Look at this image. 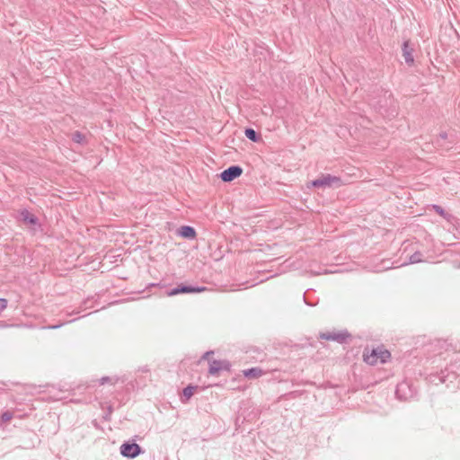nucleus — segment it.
I'll list each match as a JSON object with an SVG mask.
<instances>
[{
  "instance_id": "1",
  "label": "nucleus",
  "mask_w": 460,
  "mask_h": 460,
  "mask_svg": "<svg viewBox=\"0 0 460 460\" xmlns=\"http://www.w3.org/2000/svg\"><path fill=\"white\" fill-rule=\"evenodd\" d=\"M372 105L383 116L392 118L398 114V105L389 90H382L378 100H373Z\"/></svg>"
},
{
  "instance_id": "2",
  "label": "nucleus",
  "mask_w": 460,
  "mask_h": 460,
  "mask_svg": "<svg viewBox=\"0 0 460 460\" xmlns=\"http://www.w3.org/2000/svg\"><path fill=\"white\" fill-rule=\"evenodd\" d=\"M342 185L343 181L341 177L329 173H323L317 179L312 181L308 186L325 190L340 188Z\"/></svg>"
},
{
  "instance_id": "3",
  "label": "nucleus",
  "mask_w": 460,
  "mask_h": 460,
  "mask_svg": "<svg viewBox=\"0 0 460 460\" xmlns=\"http://www.w3.org/2000/svg\"><path fill=\"white\" fill-rule=\"evenodd\" d=\"M119 451L122 456L129 459H133L144 453V450L138 444L131 441L124 442L120 446Z\"/></svg>"
},
{
  "instance_id": "4",
  "label": "nucleus",
  "mask_w": 460,
  "mask_h": 460,
  "mask_svg": "<svg viewBox=\"0 0 460 460\" xmlns=\"http://www.w3.org/2000/svg\"><path fill=\"white\" fill-rule=\"evenodd\" d=\"M205 290H207L206 287H199L181 283L177 287L166 291V295L168 296H173L180 294L201 293Z\"/></svg>"
},
{
  "instance_id": "5",
  "label": "nucleus",
  "mask_w": 460,
  "mask_h": 460,
  "mask_svg": "<svg viewBox=\"0 0 460 460\" xmlns=\"http://www.w3.org/2000/svg\"><path fill=\"white\" fill-rule=\"evenodd\" d=\"M243 172V168L239 165H231L220 173V178L224 182H230L238 178Z\"/></svg>"
},
{
  "instance_id": "6",
  "label": "nucleus",
  "mask_w": 460,
  "mask_h": 460,
  "mask_svg": "<svg viewBox=\"0 0 460 460\" xmlns=\"http://www.w3.org/2000/svg\"><path fill=\"white\" fill-rule=\"evenodd\" d=\"M19 219L23 224L32 226V230H36V226L40 227L39 218L26 208L20 211Z\"/></svg>"
},
{
  "instance_id": "7",
  "label": "nucleus",
  "mask_w": 460,
  "mask_h": 460,
  "mask_svg": "<svg viewBox=\"0 0 460 460\" xmlns=\"http://www.w3.org/2000/svg\"><path fill=\"white\" fill-rule=\"evenodd\" d=\"M349 336L347 332H322L320 333V338L326 341H333L339 343H343L346 339Z\"/></svg>"
},
{
  "instance_id": "8",
  "label": "nucleus",
  "mask_w": 460,
  "mask_h": 460,
  "mask_svg": "<svg viewBox=\"0 0 460 460\" xmlns=\"http://www.w3.org/2000/svg\"><path fill=\"white\" fill-rule=\"evenodd\" d=\"M457 375L453 370H449L447 367L444 370H441L440 373L434 376V377L438 378L440 383H445L447 381L453 382L456 378Z\"/></svg>"
},
{
  "instance_id": "9",
  "label": "nucleus",
  "mask_w": 460,
  "mask_h": 460,
  "mask_svg": "<svg viewBox=\"0 0 460 460\" xmlns=\"http://www.w3.org/2000/svg\"><path fill=\"white\" fill-rule=\"evenodd\" d=\"M407 390L411 394V388L408 383L402 382L399 384L395 390V395L400 400H407L409 396H411V394H407Z\"/></svg>"
},
{
  "instance_id": "10",
  "label": "nucleus",
  "mask_w": 460,
  "mask_h": 460,
  "mask_svg": "<svg viewBox=\"0 0 460 460\" xmlns=\"http://www.w3.org/2000/svg\"><path fill=\"white\" fill-rule=\"evenodd\" d=\"M177 233L180 236L189 239V240L195 239L196 235H197L195 228L190 226H181L177 230Z\"/></svg>"
},
{
  "instance_id": "11",
  "label": "nucleus",
  "mask_w": 460,
  "mask_h": 460,
  "mask_svg": "<svg viewBox=\"0 0 460 460\" xmlns=\"http://www.w3.org/2000/svg\"><path fill=\"white\" fill-rule=\"evenodd\" d=\"M402 56L404 58V61L408 65H412L414 62V58L412 56V49L410 48L409 41H404L402 44Z\"/></svg>"
},
{
  "instance_id": "12",
  "label": "nucleus",
  "mask_w": 460,
  "mask_h": 460,
  "mask_svg": "<svg viewBox=\"0 0 460 460\" xmlns=\"http://www.w3.org/2000/svg\"><path fill=\"white\" fill-rule=\"evenodd\" d=\"M363 358L367 364L375 365L379 358V351L376 349H373L370 353L365 351Z\"/></svg>"
},
{
  "instance_id": "13",
  "label": "nucleus",
  "mask_w": 460,
  "mask_h": 460,
  "mask_svg": "<svg viewBox=\"0 0 460 460\" xmlns=\"http://www.w3.org/2000/svg\"><path fill=\"white\" fill-rule=\"evenodd\" d=\"M432 209H433L436 213H438V215H440L442 217H444L447 222L452 223V222H453V220L455 219V217H454L452 214H450V213L447 212V211H446V210H445L441 206H439V205H436V204L432 205Z\"/></svg>"
},
{
  "instance_id": "14",
  "label": "nucleus",
  "mask_w": 460,
  "mask_h": 460,
  "mask_svg": "<svg viewBox=\"0 0 460 460\" xmlns=\"http://www.w3.org/2000/svg\"><path fill=\"white\" fill-rule=\"evenodd\" d=\"M263 374V371L260 367H251L243 370V376L248 379L260 377Z\"/></svg>"
},
{
  "instance_id": "15",
  "label": "nucleus",
  "mask_w": 460,
  "mask_h": 460,
  "mask_svg": "<svg viewBox=\"0 0 460 460\" xmlns=\"http://www.w3.org/2000/svg\"><path fill=\"white\" fill-rule=\"evenodd\" d=\"M197 389H198V385H189L185 388H183L181 401L183 402L189 401Z\"/></svg>"
},
{
  "instance_id": "16",
  "label": "nucleus",
  "mask_w": 460,
  "mask_h": 460,
  "mask_svg": "<svg viewBox=\"0 0 460 460\" xmlns=\"http://www.w3.org/2000/svg\"><path fill=\"white\" fill-rule=\"evenodd\" d=\"M244 135L249 140L252 142H259L261 140L260 134L252 128H245Z\"/></svg>"
},
{
  "instance_id": "17",
  "label": "nucleus",
  "mask_w": 460,
  "mask_h": 460,
  "mask_svg": "<svg viewBox=\"0 0 460 460\" xmlns=\"http://www.w3.org/2000/svg\"><path fill=\"white\" fill-rule=\"evenodd\" d=\"M220 372V360L214 359L209 364L208 373L211 376H217Z\"/></svg>"
},
{
  "instance_id": "18",
  "label": "nucleus",
  "mask_w": 460,
  "mask_h": 460,
  "mask_svg": "<svg viewBox=\"0 0 460 460\" xmlns=\"http://www.w3.org/2000/svg\"><path fill=\"white\" fill-rule=\"evenodd\" d=\"M120 380V377H119L118 376H102L101 379H99V384L100 385H105V384H110L111 385H116L119 381Z\"/></svg>"
},
{
  "instance_id": "19",
  "label": "nucleus",
  "mask_w": 460,
  "mask_h": 460,
  "mask_svg": "<svg viewBox=\"0 0 460 460\" xmlns=\"http://www.w3.org/2000/svg\"><path fill=\"white\" fill-rule=\"evenodd\" d=\"M72 140L75 143L84 145L86 140V137L84 134L81 133L80 131H75L72 134Z\"/></svg>"
},
{
  "instance_id": "20",
  "label": "nucleus",
  "mask_w": 460,
  "mask_h": 460,
  "mask_svg": "<svg viewBox=\"0 0 460 460\" xmlns=\"http://www.w3.org/2000/svg\"><path fill=\"white\" fill-rule=\"evenodd\" d=\"M452 137H453L452 135H448V134H447V132H445V131H444V132H441V133H439V135H438V138L437 139L436 144H437L438 146H440V147H444V148L449 149V148H450V146H445L441 141H442V140H446V139H447V138H449V137H450V138H452Z\"/></svg>"
},
{
  "instance_id": "21",
  "label": "nucleus",
  "mask_w": 460,
  "mask_h": 460,
  "mask_svg": "<svg viewBox=\"0 0 460 460\" xmlns=\"http://www.w3.org/2000/svg\"><path fill=\"white\" fill-rule=\"evenodd\" d=\"M423 254L420 252H415L410 256L409 263L414 264L423 261Z\"/></svg>"
},
{
  "instance_id": "22",
  "label": "nucleus",
  "mask_w": 460,
  "mask_h": 460,
  "mask_svg": "<svg viewBox=\"0 0 460 460\" xmlns=\"http://www.w3.org/2000/svg\"><path fill=\"white\" fill-rule=\"evenodd\" d=\"M13 412L10 411H5L1 415V421L2 422H7L13 419Z\"/></svg>"
},
{
  "instance_id": "23",
  "label": "nucleus",
  "mask_w": 460,
  "mask_h": 460,
  "mask_svg": "<svg viewBox=\"0 0 460 460\" xmlns=\"http://www.w3.org/2000/svg\"><path fill=\"white\" fill-rule=\"evenodd\" d=\"M231 369V364L228 360H220V371H230Z\"/></svg>"
},
{
  "instance_id": "24",
  "label": "nucleus",
  "mask_w": 460,
  "mask_h": 460,
  "mask_svg": "<svg viewBox=\"0 0 460 460\" xmlns=\"http://www.w3.org/2000/svg\"><path fill=\"white\" fill-rule=\"evenodd\" d=\"M389 356H390V353L387 350L379 352V358L382 363H385L386 360L385 358H388Z\"/></svg>"
},
{
  "instance_id": "25",
  "label": "nucleus",
  "mask_w": 460,
  "mask_h": 460,
  "mask_svg": "<svg viewBox=\"0 0 460 460\" xmlns=\"http://www.w3.org/2000/svg\"><path fill=\"white\" fill-rule=\"evenodd\" d=\"M7 300L5 298H0V314L7 307Z\"/></svg>"
},
{
  "instance_id": "26",
  "label": "nucleus",
  "mask_w": 460,
  "mask_h": 460,
  "mask_svg": "<svg viewBox=\"0 0 460 460\" xmlns=\"http://www.w3.org/2000/svg\"><path fill=\"white\" fill-rule=\"evenodd\" d=\"M90 302H91V301H90L89 299L84 300V301L81 304V305H80V312H81V311L85 310V309H86V308H88V307H90V306L88 305V304H89ZM78 313H79V311H78V312H76V314H78Z\"/></svg>"
},
{
  "instance_id": "27",
  "label": "nucleus",
  "mask_w": 460,
  "mask_h": 460,
  "mask_svg": "<svg viewBox=\"0 0 460 460\" xmlns=\"http://www.w3.org/2000/svg\"><path fill=\"white\" fill-rule=\"evenodd\" d=\"M59 327H60V325H49L47 328L48 329H57V328H59Z\"/></svg>"
},
{
  "instance_id": "28",
  "label": "nucleus",
  "mask_w": 460,
  "mask_h": 460,
  "mask_svg": "<svg viewBox=\"0 0 460 460\" xmlns=\"http://www.w3.org/2000/svg\"><path fill=\"white\" fill-rule=\"evenodd\" d=\"M212 353H213V351H208V352H206V353L204 354L203 358H207L208 355H210V354H212Z\"/></svg>"
},
{
  "instance_id": "29",
  "label": "nucleus",
  "mask_w": 460,
  "mask_h": 460,
  "mask_svg": "<svg viewBox=\"0 0 460 460\" xmlns=\"http://www.w3.org/2000/svg\"><path fill=\"white\" fill-rule=\"evenodd\" d=\"M304 299H305V302L309 306L314 305L313 304H310V303H308V302L306 301V299H305V294L304 295Z\"/></svg>"
},
{
  "instance_id": "30",
  "label": "nucleus",
  "mask_w": 460,
  "mask_h": 460,
  "mask_svg": "<svg viewBox=\"0 0 460 460\" xmlns=\"http://www.w3.org/2000/svg\"><path fill=\"white\" fill-rule=\"evenodd\" d=\"M454 142H455L454 140H450V141H449V143H450L451 145H452V144H454Z\"/></svg>"
},
{
  "instance_id": "31",
  "label": "nucleus",
  "mask_w": 460,
  "mask_h": 460,
  "mask_svg": "<svg viewBox=\"0 0 460 460\" xmlns=\"http://www.w3.org/2000/svg\"><path fill=\"white\" fill-rule=\"evenodd\" d=\"M459 268H460V264H459Z\"/></svg>"
}]
</instances>
